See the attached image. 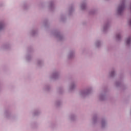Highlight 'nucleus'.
I'll list each match as a JSON object with an SVG mask.
<instances>
[{
    "label": "nucleus",
    "instance_id": "obj_1",
    "mask_svg": "<svg viewBox=\"0 0 131 131\" xmlns=\"http://www.w3.org/2000/svg\"><path fill=\"white\" fill-rule=\"evenodd\" d=\"M124 9V5H121V6H120L118 9V13H121V12H122V11H123Z\"/></svg>",
    "mask_w": 131,
    "mask_h": 131
},
{
    "label": "nucleus",
    "instance_id": "obj_2",
    "mask_svg": "<svg viewBox=\"0 0 131 131\" xmlns=\"http://www.w3.org/2000/svg\"><path fill=\"white\" fill-rule=\"evenodd\" d=\"M130 40H131L130 38H128L127 39V41H126V43H127V45H129V43H130Z\"/></svg>",
    "mask_w": 131,
    "mask_h": 131
},
{
    "label": "nucleus",
    "instance_id": "obj_3",
    "mask_svg": "<svg viewBox=\"0 0 131 131\" xmlns=\"http://www.w3.org/2000/svg\"><path fill=\"white\" fill-rule=\"evenodd\" d=\"M2 28H3V25H0V29H1Z\"/></svg>",
    "mask_w": 131,
    "mask_h": 131
},
{
    "label": "nucleus",
    "instance_id": "obj_4",
    "mask_svg": "<svg viewBox=\"0 0 131 131\" xmlns=\"http://www.w3.org/2000/svg\"><path fill=\"white\" fill-rule=\"evenodd\" d=\"M129 25H131V20L129 21Z\"/></svg>",
    "mask_w": 131,
    "mask_h": 131
}]
</instances>
